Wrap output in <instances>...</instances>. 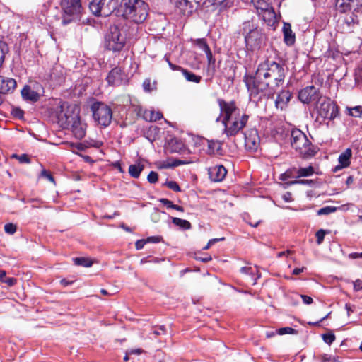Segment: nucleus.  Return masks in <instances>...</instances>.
<instances>
[{
	"instance_id": "obj_1",
	"label": "nucleus",
	"mask_w": 362,
	"mask_h": 362,
	"mask_svg": "<svg viewBox=\"0 0 362 362\" xmlns=\"http://www.w3.org/2000/svg\"><path fill=\"white\" fill-rule=\"evenodd\" d=\"M280 65V63L267 59L258 65L254 75L244 76L243 81L247 88L250 100L258 102L267 94L269 78Z\"/></svg>"
},
{
	"instance_id": "obj_2",
	"label": "nucleus",
	"mask_w": 362,
	"mask_h": 362,
	"mask_svg": "<svg viewBox=\"0 0 362 362\" xmlns=\"http://www.w3.org/2000/svg\"><path fill=\"white\" fill-rule=\"evenodd\" d=\"M218 105L224 126L223 133L228 137L235 136L246 126L249 115L241 113L234 101L218 100Z\"/></svg>"
},
{
	"instance_id": "obj_3",
	"label": "nucleus",
	"mask_w": 362,
	"mask_h": 362,
	"mask_svg": "<svg viewBox=\"0 0 362 362\" xmlns=\"http://www.w3.org/2000/svg\"><path fill=\"white\" fill-rule=\"evenodd\" d=\"M120 10L124 18L136 23H143L148 14V6L142 0H122Z\"/></svg>"
},
{
	"instance_id": "obj_4",
	"label": "nucleus",
	"mask_w": 362,
	"mask_h": 362,
	"mask_svg": "<svg viewBox=\"0 0 362 362\" xmlns=\"http://www.w3.org/2000/svg\"><path fill=\"white\" fill-rule=\"evenodd\" d=\"M241 32L245 37L247 49L255 50L259 49L265 42V35L253 21H245L242 25Z\"/></svg>"
},
{
	"instance_id": "obj_5",
	"label": "nucleus",
	"mask_w": 362,
	"mask_h": 362,
	"mask_svg": "<svg viewBox=\"0 0 362 362\" xmlns=\"http://www.w3.org/2000/svg\"><path fill=\"white\" fill-rule=\"evenodd\" d=\"M62 25L80 20L83 11L81 0H61Z\"/></svg>"
},
{
	"instance_id": "obj_6",
	"label": "nucleus",
	"mask_w": 362,
	"mask_h": 362,
	"mask_svg": "<svg viewBox=\"0 0 362 362\" xmlns=\"http://www.w3.org/2000/svg\"><path fill=\"white\" fill-rule=\"evenodd\" d=\"M291 144L292 147L303 157H309L314 155L311 142L300 129H296L291 131Z\"/></svg>"
},
{
	"instance_id": "obj_7",
	"label": "nucleus",
	"mask_w": 362,
	"mask_h": 362,
	"mask_svg": "<svg viewBox=\"0 0 362 362\" xmlns=\"http://www.w3.org/2000/svg\"><path fill=\"white\" fill-rule=\"evenodd\" d=\"M126 43V37L117 25H111L105 37V47L113 52L121 51Z\"/></svg>"
},
{
	"instance_id": "obj_8",
	"label": "nucleus",
	"mask_w": 362,
	"mask_h": 362,
	"mask_svg": "<svg viewBox=\"0 0 362 362\" xmlns=\"http://www.w3.org/2000/svg\"><path fill=\"white\" fill-rule=\"evenodd\" d=\"M94 121L103 127L109 126L112 118L110 107L102 102H94L90 107Z\"/></svg>"
},
{
	"instance_id": "obj_9",
	"label": "nucleus",
	"mask_w": 362,
	"mask_h": 362,
	"mask_svg": "<svg viewBox=\"0 0 362 362\" xmlns=\"http://www.w3.org/2000/svg\"><path fill=\"white\" fill-rule=\"evenodd\" d=\"M91 12L98 16H108L117 7L119 0H88Z\"/></svg>"
},
{
	"instance_id": "obj_10",
	"label": "nucleus",
	"mask_w": 362,
	"mask_h": 362,
	"mask_svg": "<svg viewBox=\"0 0 362 362\" xmlns=\"http://www.w3.org/2000/svg\"><path fill=\"white\" fill-rule=\"evenodd\" d=\"M319 116L324 119L333 120L338 114V107L329 99L320 98L317 104Z\"/></svg>"
},
{
	"instance_id": "obj_11",
	"label": "nucleus",
	"mask_w": 362,
	"mask_h": 362,
	"mask_svg": "<svg viewBox=\"0 0 362 362\" xmlns=\"http://www.w3.org/2000/svg\"><path fill=\"white\" fill-rule=\"evenodd\" d=\"M78 114L74 112L69 107L66 109L64 105H61L57 111V123L63 129H69L74 120L76 119Z\"/></svg>"
},
{
	"instance_id": "obj_12",
	"label": "nucleus",
	"mask_w": 362,
	"mask_h": 362,
	"mask_svg": "<svg viewBox=\"0 0 362 362\" xmlns=\"http://www.w3.org/2000/svg\"><path fill=\"white\" fill-rule=\"evenodd\" d=\"M320 98L318 89L314 86H307L302 89L298 93L299 100L306 104H309L317 100H319Z\"/></svg>"
},
{
	"instance_id": "obj_13",
	"label": "nucleus",
	"mask_w": 362,
	"mask_h": 362,
	"mask_svg": "<svg viewBox=\"0 0 362 362\" xmlns=\"http://www.w3.org/2000/svg\"><path fill=\"white\" fill-rule=\"evenodd\" d=\"M286 70L283 64H281L277 70L269 78V90L267 92L274 91L276 88L281 86L284 81Z\"/></svg>"
},
{
	"instance_id": "obj_14",
	"label": "nucleus",
	"mask_w": 362,
	"mask_h": 362,
	"mask_svg": "<svg viewBox=\"0 0 362 362\" xmlns=\"http://www.w3.org/2000/svg\"><path fill=\"white\" fill-rule=\"evenodd\" d=\"M314 172V168L311 165L306 168H300L298 169L293 168L288 170L285 173L281 175V179L282 180H286L287 178L292 177H309L311 176Z\"/></svg>"
},
{
	"instance_id": "obj_15",
	"label": "nucleus",
	"mask_w": 362,
	"mask_h": 362,
	"mask_svg": "<svg viewBox=\"0 0 362 362\" xmlns=\"http://www.w3.org/2000/svg\"><path fill=\"white\" fill-rule=\"evenodd\" d=\"M336 6L341 12H346L353 10L354 11H362V0H337Z\"/></svg>"
},
{
	"instance_id": "obj_16",
	"label": "nucleus",
	"mask_w": 362,
	"mask_h": 362,
	"mask_svg": "<svg viewBox=\"0 0 362 362\" xmlns=\"http://www.w3.org/2000/svg\"><path fill=\"white\" fill-rule=\"evenodd\" d=\"M260 142L258 132L255 129H251L245 133V147L251 151L257 150Z\"/></svg>"
},
{
	"instance_id": "obj_17",
	"label": "nucleus",
	"mask_w": 362,
	"mask_h": 362,
	"mask_svg": "<svg viewBox=\"0 0 362 362\" xmlns=\"http://www.w3.org/2000/svg\"><path fill=\"white\" fill-rule=\"evenodd\" d=\"M74 136L78 139H83L86 135V124L83 123L80 117L78 116L73 123L70 125V128Z\"/></svg>"
},
{
	"instance_id": "obj_18",
	"label": "nucleus",
	"mask_w": 362,
	"mask_h": 362,
	"mask_svg": "<svg viewBox=\"0 0 362 362\" xmlns=\"http://www.w3.org/2000/svg\"><path fill=\"white\" fill-rule=\"evenodd\" d=\"M351 156H352L351 149L346 148L344 152H342L339 155V156L338 158L339 164L334 167V168L333 169V171L337 172L343 168L349 167L351 163Z\"/></svg>"
},
{
	"instance_id": "obj_19",
	"label": "nucleus",
	"mask_w": 362,
	"mask_h": 362,
	"mask_svg": "<svg viewBox=\"0 0 362 362\" xmlns=\"http://www.w3.org/2000/svg\"><path fill=\"white\" fill-rule=\"evenodd\" d=\"M124 74L122 70L118 68L112 69L107 76V81L112 86H119L124 80Z\"/></svg>"
},
{
	"instance_id": "obj_20",
	"label": "nucleus",
	"mask_w": 362,
	"mask_h": 362,
	"mask_svg": "<svg viewBox=\"0 0 362 362\" xmlns=\"http://www.w3.org/2000/svg\"><path fill=\"white\" fill-rule=\"evenodd\" d=\"M16 87V81L12 78L0 76V93L6 94L13 92Z\"/></svg>"
},
{
	"instance_id": "obj_21",
	"label": "nucleus",
	"mask_w": 362,
	"mask_h": 362,
	"mask_svg": "<svg viewBox=\"0 0 362 362\" xmlns=\"http://www.w3.org/2000/svg\"><path fill=\"white\" fill-rule=\"evenodd\" d=\"M227 173L226 169L223 165H216L209 170V177L214 182H220L223 180Z\"/></svg>"
},
{
	"instance_id": "obj_22",
	"label": "nucleus",
	"mask_w": 362,
	"mask_h": 362,
	"mask_svg": "<svg viewBox=\"0 0 362 362\" xmlns=\"http://www.w3.org/2000/svg\"><path fill=\"white\" fill-rule=\"evenodd\" d=\"M291 98V93L288 90H283L277 95L275 100V105L277 108L284 110L286 106Z\"/></svg>"
},
{
	"instance_id": "obj_23",
	"label": "nucleus",
	"mask_w": 362,
	"mask_h": 362,
	"mask_svg": "<svg viewBox=\"0 0 362 362\" xmlns=\"http://www.w3.org/2000/svg\"><path fill=\"white\" fill-rule=\"evenodd\" d=\"M358 25V19L357 16L351 13L345 17L344 20L343 29L348 33L353 32L354 29Z\"/></svg>"
},
{
	"instance_id": "obj_24",
	"label": "nucleus",
	"mask_w": 362,
	"mask_h": 362,
	"mask_svg": "<svg viewBox=\"0 0 362 362\" xmlns=\"http://www.w3.org/2000/svg\"><path fill=\"white\" fill-rule=\"evenodd\" d=\"M21 95L24 100L36 102L40 98V95L33 90L29 86H25L21 90Z\"/></svg>"
},
{
	"instance_id": "obj_25",
	"label": "nucleus",
	"mask_w": 362,
	"mask_h": 362,
	"mask_svg": "<svg viewBox=\"0 0 362 362\" xmlns=\"http://www.w3.org/2000/svg\"><path fill=\"white\" fill-rule=\"evenodd\" d=\"M284 41L288 45H292L295 42V35L291 30L289 23H284L283 27Z\"/></svg>"
},
{
	"instance_id": "obj_26",
	"label": "nucleus",
	"mask_w": 362,
	"mask_h": 362,
	"mask_svg": "<svg viewBox=\"0 0 362 362\" xmlns=\"http://www.w3.org/2000/svg\"><path fill=\"white\" fill-rule=\"evenodd\" d=\"M163 115L160 112H155L152 110H146L143 113V118L148 122H156L161 119Z\"/></svg>"
},
{
	"instance_id": "obj_27",
	"label": "nucleus",
	"mask_w": 362,
	"mask_h": 362,
	"mask_svg": "<svg viewBox=\"0 0 362 362\" xmlns=\"http://www.w3.org/2000/svg\"><path fill=\"white\" fill-rule=\"evenodd\" d=\"M144 169V165L141 163H137L134 165H130L129 167V173L134 178H138Z\"/></svg>"
},
{
	"instance_id": "obj_28",
	"label": "nucleus",
	"mask_w": 362,
	"mask_h": 362,
	"mask_svg": "<svg viewBox=\"0 0 362 362\" xmlns=\"http://www.w3.org/2000/svg\"><path fill=\"white\" fill-rule=\"evenodd\" d=\"M221 148V144L217 141L208 140L207 141V150L209 154H215Z\"/></svg>"
},
{
	"instance_id": "obj_29",
	"label": "nucleus",
	"mask_w": 362,
	"mask_h": 362,
	"mask_svg": "<svg viewBox=\"0 0 362 362\" xmlns=\"http://www.w3.org/2000/svg\"><path fill=\"white\" fill-rule=\"evenodd\" d=\"M240 271L242 274L248 275L251 277L252 280L253 281V285L256 284L257 279L260 277V275L258 274V272H257V274H255V271L250 267H243Z\"/></svg>"
},
{
	"instance_id": "obj_30",
	"label": "nucleus",
	"mask_w": 362,
	"mask_h": 362,
	"mask_svg": "<svg viewBox=\"0 0 362 362\" xmlns=\"http://www.w3.org/2000/svg\"><path fill=\"white\" fill-rule=\"evenodd\" d=\"M182 72L186 80L188 81L198 83L200 82L202 79L200 76L196 75L195 74L189 71L186 69H182Z\"/></svg>"
},
{
	"instance_id": "obj_31",
	"label": "nucleus",
	"mask_w": 362,
	"mask_h": 362,
	"mask_svg": "<svg viewBox=\"0 0 362 362\" xmlns=\"http://www.w3.org/2000/svg\"><path fill=\"white\" fill-rule=\"evenodd\" d=\"M251 2L257 11H266L269 8L267 0H251Z\"/></svg>"
},
{
	"instance_id": "obj_32",
	"label": "nucleus",
	"mask_w": 362,
	"mask_h": 362,
	"mask_svg": "<svg viewBox=\"0 0 362 362\" xmlns=\"http://www.w3.org/2000/svg\"><path fill=\"white\" fill-rule=\"evenodd\" d=\"M172 222L175 226L185 230L189 229L191 228V223L185 219L174 217L172 218Z\"/></svg>"
},
{
	"instance_id": "obj_33",
	"label": "nucleus",
	"mask_w": 362,
	"mask_h": 362,
	"mask_svg": "<svg viewBox=\"0 0 362 362\" xmlns=\"http://www.w3.org/2000/svg\"><path fill=\"white\" fill-rule=\"evenodd\" d=\"M74 262L75 264L85 267H90L93 264V262L90 259L86 257H76L74 259Z\"/></svg>"
},
{
	"instance_id": "obj_34",
	"label": "nucleus",
	"mask_w": 362,
	"mask_h": 362,
	"mask_svg": "<svg viewBox=\"0 0 362 362\" xmlns=\"http://www.w3.org/2000/svg\"><path fill=\"white\" fill-rule=\"evenodd\" d=\"M0 281L6 284L9 286H12L16 283V279L7 278L6 272L3 270H0Z\"/></svg>"
},
{
	"instance_id": "obj_35",
	"label": "nucleus",
	"mask_w": 362,
	"mask_h": 362,
	"mask_svg": "<svg viewBox=\"0 0 362 362\" xmlns=\"http://www.w3.org/2000/svg\"><path fill=\"white\" fill-rule=\"evenodd\" d=\"M234 0H209L214 6H219L221 8H227L232 6Z\"/></svg>"
},
{
	"instance_id": "obj_36",
	"label": "nucleus",
	"mask_w": 362,
	"mask_h": 362,
	"mask_svg": "<svg viewBox=\"0 0 362 362\" xmlns=\"http://www.w3.org/2000/svg\"><path fill=\"white\" fill-rule=\"evenodd\" d=\"M8 52V47L6 43L0 41V67L5 59V55Z\"/></svg>"
},
{
	"instance_id": "obj_37",
	"label": "nucleus",
	"mask_w": 362,
	"mask_h": 362,
	"mask_svg": "<svg viewBox=\"0 0 362 362\" xmlns=\"http://www.w3.org/2000/svg\"><path fill=\"white\" fill-rule=\"evenodd\" d=\"M348 114L352 117H359L362 113V107L360 105L354 107H346Z\"/></svg>"
},
{
	"instance_id": "obj_38",
	"label": "nucleus",
	"mask_w": 362,
	"mask_h": 362,
	"mask_svg": "<svg viewBox=\"0 0 362 362\" xmlns=\"http://www.w3.org/2000/svg\"><path fill=\"white\" fill-rule=\"evenodd\" d=\"M336 211H337V207L332 206H325V207L320 209L317 211V214L319 216L328 215L329 214L335 212Z\"/></svg>"
},
{
	"instance_id": "obj_39",
	"label": "nucleus",
	"mask_w": 362,
	"mask_h": 362,
	"mask_svg": "<svg viewBox=\"0 0 362 362\" xmlns=\"http://www.w3.org/2000/svg\"><path fill=\"white\" fill-rule=\"evenodd\" d=\"M176 7L179 8L181 11H184V8L187 6L188 0H170Z\"/></svg>"
},
{
	"instance_id": "obj_40",
	"label": "nucleus",
	"mask_w": 362,
	"mask_h": 362,
	"mask_svg": "<svg viewBox=\"0 0 362 362\" xmlns=\"http://www.w3.org/2000/svg\"><path fill=\"white\" fill-rule=\"evenodd\" d=\"M197 45L204 52H206L210 49L209 47L208 46V45L204 39H198L197 40Z\"/></svg>"
},
{
	"instance_id": "obj_41",
	"label": "nucleus",
	"mask_w": 362,
	"mask_h": 362,
	"mask_svg": "<svg viewBox=\"0 0 362 362\" xmlns=\"http://www.w3.org/2000/svg\"><path fill=\"white\" fill-rule=\"evenodd\" d=\"M276 332L279 335H284L286 334H293L296 332V330L291 327H282L276 330Z\"/></svg>"
},
{
	"instance_id": "obj_42",
	"label": "nucleus",
	"mask_w": 362,
	"mask_h": 362,
	"mask_svg": "<svg viewBox=\"0 0 362 362\" xmlns=\"http://www.w3.org/2000/svg\"><path fill=\"white\" fill-rule=\"evenodd\" d=\"M324 341L328 344H331L335 339V336L332 333H326L322 334Z\"/></svg>"
},
{
	"instance_id": "obj_43",
	"label": "nucleus",
	"mask_w": 362,
	"mask_h": 362,
	"mask_svg": "<svg viewBox=\"0 0 362 362\" xmlns=\"http://www.w3.org/2000/svg\"><path fill=\"white\" fill-rule=\"evenodd\" d=\"M4 230L6 233L13 235L16 231V226L13 223H6L4 226Z\"/></svg>"
},
{
	"instance_id": "obj_44",
	"label": "nucleus",
	"mask_w": 362,
	"mask_h": 362,
	"mask_svg": "<svg viewBox=\"0 0 362 362\" xmlns=\"http://www.w3.org/2000/svg\"><path fill=\"white\" fill-rule=\"evenodd\" d=\"M325 234L326 232L323 229H320L318 231H317L315 235L317 238V243L318 245H320L323 242Z\"/></svg>"
},
{
	"instance_id": "obj_45",
	"label": "nucleus",
	"mask_w": 362,
	"mask_h": 362,
	"mask_svg": "<svg viewBox=\"0 0 362 362\" xmlns=\"http://www.w3.org/2000/svg\"><path fill=\"white\" fill-rule=\"evenodd\" d=\"M165 185H166L168 188L173 189L175 192L180 191V187H179L178 184L175 181L166 182L165 183Z\"/></svg>"
},
{
	"instance_id": "obj_46",
	"label": "nucleus",
	"mask_w": 362,
	"mask_h": 362,
	"mask_svg": "<svg viewBox=\"0 0 362 362\" xmlns=\"http://www.w3.org/2000/svg\"><path fill=\"white\" fill-rule=\"evenodd\" d=\"M291 184H300L312 186L315 184L313 180H296L291 182Z\"/></svg>"
},
{
	"instance_id": "obj_47",
	"label": "nucleus",
	"mask_w": 362,
	"mask_h": 362,
	"mask_svg": "<svg viewBox=\"0 0 362 362\" xmlns=\"http://www.w3.org/2000/svg\"><path fill=\"white\" fill-rule=\"evenodd\" d=\"M40 177L47 179L51 182L54 183V179L53 176L50 174L49 172H48L46 170H42V172L40 173Z\"/></svg>"
},
{
	"instance_id": "obj_48",
	"label": "nucleus",
	"mask_w": 362,
	"mask_h": 362,
	"mask_svg": "<svg viewBox=\"0 0 362 362\" xmlns=\"http://www.w3.org/2000/svg\"><path fill=\"white\" fill-rule=\"evenodd\" d=\"M158 173L154 171H151L147 177V180L150 183H156L158 181Z\"/></svg>"
},
{
	"instance_id": "obj_49",
	"label": "nucleus",
	"mask_w": 362,
	"mask_h": 362,
	"mask_svg": "<svg viewBox=\"0 0 362 362\" xmlns=\"http://www.w3.org/2000/svg\"><path fill=\"white\" fill-rule=\"evenodd\" d=\"M88 146L98 148L103 146V142L100 141L90 140L88 142Z\"/></svg>"
},
{
	"instance_id": "obj_50",
	"label": "nucleus",
	"mask_w": 362,
	"mask_h": 362,
	"mask_svg": "<svg viewBox=\"0 0 362 362\" xmlns=\"http://www.w3.org/2000/svg\"><path fill=\"white\" fill-rule=\"evenodd\" d=\"M159 202L166 206L168 209H172L173 207V203L167 199L161 198L159 199Z\"/></svg>"
},
{
	"instance_id": "obj_51",
	"label": "nucleus",
	"mask_w": 362,
	"mask_h": 362,
	"mask_svg": "<svg viewBox=\"0 0 362 362\" xmlns=\"http://www.w3.org/2000/svg\"><path fill=\"white\" fill-rule=\"evenodd\" d=\"M205 53H206V57H207V60H208L209 64V65L212 64H214L215 63V59L213 57V55H212V53L211 52V49L208 50Z\"/></svg>"
},
{
	"instance_id": "obj_52",
	"label": "nucleus",
	"mask_w": 362,
	"mask_h": 362,
	"mask_svg": "<svg viewBox=\"0 0 362 362\" xmlns=\"http://www.w3.org/2000/svg\"><path fill=\"white\" fill-rule=\"evenodd\" d=\"M354 289L356 291L362 290V281L361 280L357 279L354 282Z\"/></svg>"
},
{
	"instance_id": "obj_53",
	"label": "nucleus",
	"mask_w": 362,
	"mask_h": 362,
	"mask_svg": "<svg viewBox=\"0 0 362 362\" xmlns=\"http://www.w3.org/2000/svg\"><path fill=\"white\" fill-rule=\"evenodd\" d=\"M146 243H147L146 240H144V239L137 240L135 243L136 249L141 250Z\"/></svg>"
},
{
	"instance_id": "obj_54",
	"label": "nucleus",
	"mask_w": 362,
	"mask_h": 362,
	"mask_svg": "<svg viewBox=\"0 0 362 362\" xmlns=\"http://www.w3.org/2000/svg\"><path fill=\"white\" fill-rule=\"evenodd\" d=\"M300 298L303 300V302L305 305H310L313 303V298L308 296L306 295H300Z\"/></svg>"
},
{
	"instance_id": "obj_55",
	"label": "nucleus",
	"mask_w": 362,
	"mask_h": 362,
	"mask_svg": "<svg viewBox=\"0 0 362 362\" xmlns=\"http://www.w3.org/2000/svg\"><path fill=\"white\" fill-rule=\"evenodd\" d=\"M282 199L284 201H285L286 202H291L293 201V199H292V194L291 192H286L285 194H284L282 195Z\"/></svg>"
},
{
	"instance_id": "obj_56",
	"label": "nucleus",
	"mask_w": 362,
	"mask_h": 362,
	"mask_svg": "<svg viewBox=\"0 0 362 362\" xmlns=\"http://www.w3.org/2000/svg\"><path fill=\"white\" fill-rule=\"evenodd\" d=\"M18 160L21 162V163H30V158H28V156L25 154H22L21 156H18Z\"/></svg>"
},
{
	"instance_id": "obj_57",
	"label": "nucleus",
	"mask_w": 362,
	"mask_h": 362,
	"mask_svg": "<svg viewBox=\"0 0 362 362\" xmlns=\"http://www.w3.org/2000/svg\"><path fill=\"white\" fill-rule=\"evenodd\" d=\"M146 240L147 243H159L160 242V238L158 237V236H152V237L148 238L147 239H146Z\"/></svg>"
},
{
	"instance_id": "obj_58",
	"label": "nucleus",
	"mask_w": 362,
	"mask_h": 362,
	"mask_svg": "<svg viewBox=\"0 0 362 362\" xmlns=\"http://www.w3.org/2000/svg\"><path fill=\"white\" fill-rule=\"evenodd\" d=\"M153 332L156 335H160L165 333V329L163 326H161L158 329H155Z\"/></svg>"
},
{
	"instance_id": "obj_59",
	"label": "nucleus",
	"mask_w": 362,
	"mask_h": 362,
	"mask_svg": "<svg viewBox=\"0 0 362 362\" xmlns=\"http://www.w3.org/2000/svg\"><path fill=\"white\" fill-rule=\"evenodd\" d=\"M144 89L146 91H149L151 90V81L149 79H146L143 83Z\"/></svg>"
},
{
	"instance_id": "obj_60",
	"label": "nucleus",
	"mask_w": 362,
	"mask_h": 362,
	"mask_svg": "<svg viewBox=\"0 0 362 362\" xmlns=\"http://www.w3.org/2000/svg\"><path fill=\"white\" fill-rule=\"evenodd\" d=\"M349 257L351 259L362 258V252H352L349 255Z\"/></svg>"
},
{
	"instance_id": "obj_61",
	"label": "nucleus",
	"mask_w": 362,
	"mask_h": 362,
	"mask_svg": "<svg viewBox=\"0 0 362 362\" xmlns=\"http://www.w3.org/2000/svg\"><path fill=\"white\" fill-rule=\"evenodd\" d=\"M305 269V267L296 268L293 271V274L298 275L300 273L303 272Z\"/></svg>"
},
{
	"instance_id": "obj_62",
	"label": "nucleus",
	"mask_w": 362,
	"mask_h": 362,
	"mask_svg": "<svg viewBox=\"0 0 362 362\" xmlns=\"http://www.w3.org/2000/svg\"><path fill=\"white\" fill-rule=\"evenodd\" d=\"M169 66L173 71H175V70H181L182 71V69H183L182 67L177 66L175 64H173L171 62H169Z\"/></svg>"
},
{
	"instance_id": "obj_63",
	"label": "nucleus",
	"mask_w": 362,
	"mask_h": 362,
	"mask_svg": "<svg viewBox=\"0 0 362 362\" xmlns=\"http://www.w3.org/2000/svg\"><path fill=\"white\" fill-rule=\"evenodd\" d=\"M291 253H292V251H291V250L283 251V252H279L278 255H277V257H283V256H284L286 255H290Z\"/></svg>"
},
{
	"instance_id": "obj_64",
	"label": "nucleus",
	"mask_w": 362,
	"mask_h": 362,
	"mask_svg": "<svg viewBox=\"0 0 362 362\" xmlns=\"http://www.w3.org/2000/svg\"><path fill=\"white\" fill-rule=\"evenodd\" d=\"M276 331H267L266 332V337L267 338H271V337H273L274 336H275V334H276Z\"/></svg>"
}]
</instances>
